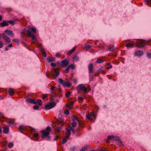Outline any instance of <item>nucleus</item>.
Returning <instances> with one entry per match:
<instances>
[{
	"instance_id": "nucleus-57",
	"label": "nucleus",
	"mask_w": 151,
	"mask_h": 151,
	"mask_svg": "<svg viewBox=\"0 0 151 151\" xmlns=\"http://www.w3.org/2000/svg\"><path fill=\"white\" fill-rule=\"evenodd\" d=\"M97 150L98 151H101L103 150H102V148L101 147H98Z\"/></svg>"
},
{
	"instance_id": "nucleus-6",
	"label": "nucleus",
	"mask_w": 151,
	"mask_h": 151,
	"mask_svg": "<svg viewBox=\"0 0 151 151\" xmlns=\"http://www.w3.org/2000/svg\"><path fill=\"white\" fill-rule=\"evenodd\" d=\"M86 116L87 119L91 120L93 122H94V121L92 118H94L95 119L96 118V116L93 112H90L88 115H86Z\"/></svg>"
},
{
	"instance_id": "nucleus-10",
	"label": "nucleus",
	"mask_w": 151,
	"mask_h": 151,
	"mask_svg": "<svg viewBox=\"0 0 151 151\" xmlns=\"http://www.w3.org/2000/svg\"><path fill=\"white\" fill-rule=\"evenodd\" d=\"M2 37L3 39L5 40L6 42L7 43H10V40L9 38L6 36V34L4 33L2 34Z\"/></svg>"
},
{
	"instance_id": "nucleus-19",
	"label": "nucleus",
	"mask_w": 151,
	"mask_h": 151,
	"mask_svg": "<svg viewBox=\"0 0 151 151\" xmlns=\"http://www.w3.org/2000/svg\"><path fill=\"white\" fill-rule=\"evenodd\" d=\"M135 53L136 55L138 56H141L142 55L143 52L142 51V50H138L136 51Z\"/></svg>"
},
{
	"instance_id": "nucleus-38",
	"label": "nucleus",
	"mask_w": 151,
	"mask_h": 151,
	"mask_svg": "<svg viewBox=\"0 0 151 151\" xmlns=\"http://www.w3.org/2000/svg\"><path fill=\"white\" fill-rule=\"evenodd\" d=\"M84 47L86 49H88L91 48V47L88 45H84Z\"/></svg>"
},
{
	"instance_id": "nucleus-16",
	"label": "nucleus",
	"mask_w": 151,
	"mask_h": 151,
	"mask_svg": "<svg viewBox=\"0 0 151 151\" xmlns=\"http://www.w3.org/2000/svg\"><path fill=\"white\" fill-rule=\"evenodd\" d=\"M9 131V128L8 126H4L3 128V131L4 133L7 134Z\"/></svg>"
},
{
	"instance_id": "nucleus-50",
	"label": "nucleus",
	"mask_w": 151,
	"mask_h": 151,
	"mask_svg": "<svg viewBox=\"0 0 151 151\" xmlns=\"http://www.w3.org/2000/svg\"><path fill=\"white\" fill-rule=\"evenodd\" d=\"M73 119H74V120H77L78 122V121H79L80 120L79 119V118L76 116H73Z\"/></svg>"
},
{
	"instance_id": "nucleus-27",
	"label": "nucleus",
	"mask_w": 151,
	"mask_h": 151,
	"mask_svg": "<svg viewBox=\"0 0 151 151\" xmlns=\"http://www.w3.org/2000/svg\"><path fill=\"white\" fill-rule=\"evenodd\" d=\"M134 44L131 43H128L126 45V46L128 48H130L134 46Z\"/></svg>"
},
{
	"instance_id": "nucleus-47",
	"label": "nucleus",
	"mask_w": 151,
	"mask_h": 151,
	"mask_svg": "<svg viewBox=\"0 0 151 151\" xmlns=\"http://www.w3.org/2000/svg\"><path fill=\"white\" fill-rule=\"evenodd\" d=\"M64 113L66 115H68L69 114V111L68 109H66V110L64 111Z\"/></svg>"
},
{
	"instance_id": "nucleus-54",
	"label": "nucleus",
	"mask_w": 151,
	"mask_h": 151,
	"mask_svg": "<svg viewBox=\"0 0 151 151\" xmlns=\"http://www.w3.org/2000/svg\"><path fill=\"white\" fill-rule=\"evenodd\" d=\"M87 147H84L81 149L80 151H85Z\"/></svg>"
},
{
	"instance_id": "nucleus-13",
	"label": "nucleus",
	"mask_w": 151,
	"mask_h": 151,
	"mask_svg": "<svg viewBox=\"0 0 151 151\" xmlns=\"http://www.w3.org/2000/svg\"><path fill=\"white\" fill-rule=\"evenodd\" d=\"M113 140L119 141V145H122V141H121V139L118 136H114Z\"/></svg>"
},
{
	"instance_id": "nucleus-18",
	"label": "nucleus",
	"mask_w": 151,
	"mask_h": 151,
	"mask_svg": "<svg viewBox=\"0 0 151 151\" xmlns=\"http://www.w3.org/2000/svg\"><path fill=\"white\" fill-rule=\"evenodd\" d=\"M55 59L54 58L51 57H48L47 58V61L49 63L55 61Z\"/></svg>"
},
{
	"instance_id": "nucleus-5",
	"label": "nucleus",
	"mask_w": 151,
	"mask_h": 151,
	"mask_svg": "<svg viewBox=\"0 0 151 151\" xmlns=\"http://www.w3.org/2000/svg\"><path fill=\"white\" fill-rule=\"evenodd\" d=\"M76 89L78 91H83L85 93L88 92L87 88L83 84L78 85L76 88Z\"/></svg>"
},
{
	"instance_id": "nucleus-31",
	"label": "nucleus",
	"mask_w": 151,
	"mask_h": 151,
	"mask_svg": "<svg viewBox=\"0 0 151 151\" xmlns=\"http://www.w3.org/2000/svg\"><path fill=\"white\" fill-rule=\"evenodd\" d=\"M18 129L21 132L24 130L25 129V127L23 126H20L19 127Z\"/></svg>"
},
{
	"instance_id": "nucleus-8",
	"label": "nucleus",
	"mask_w": 151,
	"mask_h": 151,
	"mask_svg": "<svg viewBox=\"0 0 151 151\" xmlns=\"http://www.w3.org/2000/svg\"><path fill=\"white\" fill-rule=\"evenodd\" d=\"M69 60L67 59H65L62 60L61 63V66L62 67H66L69 64Z\"/></svg>"
},
{
	"instance_id": "nucleus-51",
	"label": "nucleus",
	"mask_w": 151,
	"mask_h": 151,
	"mask_svg": "<svg viewBox=\"0 0 151 151\" xmlns=\"http://www.w3.org/2000/svg\"><path fill=\"white\" fill-rule=\"evenodd\" d=\"M69 68L68 67L65 69V73H67L69 72Z\"/></svg>"
},
{
	"instance_id": "nucleus-33",
	"label": "nucleus",
	"mask_w": 151,
	"mask_h": 151,
	"mask_svg": "<svg viewBox=\"0 0 151 151\" xmlns=\"http://www.w3.org/2000/svg\"><path fill=\"white\" fill-rule=\"evenodd\" d=\"M104 61V60H102L101 58H99V59H98L96 61V63H102Z\"/></svg>"
},
{
	"instance_id": "nucleus-64",
	"label": "nucleus",
	"mask_w": 151,
	"mask_h": 151,
	"mask_svg": "<svg viewBox=\"0 0 151 151\" xmlns=\"http://www.w3.org/2000/svg\"><path fill=\"white\" fill-rule=\"evenodd\" d=\"M66 106H67L68 108H70V106H69V104H66Z\"/></svg>"
},
{
	"instance_id": "nucleus-28",
	"label": "nucleus",
	"mask_w": 151,
	"mask_h": 151,
	"mask_svg": "<svg viewBox=\"0 0 151 151\" xmlns=\"http://www.w3.org/2000/svg\"><path fill=\"white\" fill-rule=\"evenodd\" d=\"M78 124L79 125L82 127H84V124L83 122L81 121H78Z\"/></svg>"
},
{
	"instance_id": "nucleus-39",
	"label": "nucleus",
	"mask_w": 151,
	"mask_h": 151,
	"mask_svg": "<svg viewBox=\"0 0 151 151\" xmlns=\"http://www.w3.org/2000/svg\"><path fill=\"white\" fill-rule=\"evenodd\" d=\"M73 59L74 60L78 61V60L79 58L76 55H74L73 57Z\"/></svg>"
},
{
	"instance_id": "nucleus-63",
	"label": "nucleus",
	"mask_w": 151,
	"mask_h": 151,
	"mask_svg": "<svg viewBox=\"0 0 151 151\" xmlns=\"http://www.w3.org/2000/svg\"><path fill=\"white\" fill-rule=\"evenodd\" d=\"M60 55V53H57L56 54L55 56L56 57H59Z\"/></svg>"
},
{
	"instance_id": "nucleus-34",
	"label": "nucleus",
	"mask_w": 151,
	"mask_h": 151,
	"mask_svg": "<svg viewBox=\"0 0 151 151\" xmlns=\"http://www.w3.org/2000/svg\"><path fill=\"white\" fill-rule=\"evenodd\" d=\"M76 48V46L74 47L72 50H71L69 51V52H68L70 54H71L73 52L75 51Z\"/></svg>"
},
{
	"instance_id": "nucleus-36",
	"label": "nucleus",
	"mask_w": 151,
	"mask_h": 151,
	"mask_svg": "<svg viewBox=\"0 0 151 151\" xmlns=\"http://www.w3.org/2000/svg\"><path fill=\"white\" fill-rule=\"evenodd\" d=\"M8 24L9 23L12 25H14L15 24V22L13 20L8 21Z\"/></svg>"
},
{
	"instance_id": "nucleus-41",
	"label": "nucleus",
	"mask_w": 151,
	"mask_h": 151,
	"mask_svg": "<svg viewBox=\"0 0 151 151\" xmlns=\"http://www.w3.org/2000/svg\"><path fill=\"white\" fill-rule=\"evenodd\" d=\"M99 73H101L103 74H105L106 72L105 71H104L102 70L101 69H100L99 70Z\"/></svg>"
},
{
	"instance_id": "nucleus-4",
	"label": "nucleus",
	"mask_w": 151,
	"mask_h": 151,
	"mask_svg": "<svg viewBox=\"0 0 151 151\" xmlns=\"http://www.w3.org/2000/svg\"><path fill=\"white\" fill-rule=\"evenodd\" d=\"M59 81L60 83L62 84L64 87L69 88L71 85V84L70 83L69 81H65L61 78L59 79Z\"/></svg>"
},
{
	"instance_id": "nucleus-29",
	"label": "nucleus",
	"mask_w": 151,
	"mask_h": 151,
	"mask_svg": "<svg viewBox=\"0 0 151 151\" xmlns=\"http://www.w3.org/2000/svg\"><path fill=\"white\" fill-rule=\"evenodd\" d=\"M106 65H108V66H107L106 67V68L108 69L109 70L110 69V68H112V65H111L110 63H106Z\"/></svg>"
},
{
	"instance_id": "nucleus-40",
	"label": "nucleus",
	"mask_w": 151,
	"mask_h": 151,
	"mask_svg": "<svg viewBox=\"0 0 151 151\" xmlns=\"http://www.w3.org/2000/svg\"><path fill=\"white\" fill-rule=\"evenodd\" d=\"M61 128L60 127H58L55 129V131L56 132H59L60 131Z\"/></svg>"
},
{
	"instance_id": "nucleus-52",
	"label": "nucleus",
	"mask_w": 151,
	"mask_h": 151,
	"mask_svg": "<svg viewBox=\"0 0 151 151\" xmlns=\"http://www.w3.org/2000/svg\"><path fill=\"white\" fill-rule=\"evenodd\" d=\"M39 136V135L37 133H35L33 135V137L35 138H37Z\"/></svg>"
},
{
	"instance_id": "nucleus-37",
	"label": "nucleus",
	"mask_w": 151,
	"mask_h": 151,
	"mask_svg": "<svg viewBox=\"0 0 151 151\" xmlns=\"http://www.w3.org/2000/svg\"><path fill=\"white\" fill-rule=\"evenodd\" d=\"M48 96L47 94H43L42 95V98L43 99H45Z\"/></svg>"
},
{
	"instance_id": "nucleus-9",
	"label": "nucleus",
	"mask_w": 151,
	"mask_h": 151,
	"mask_svg": "<svg viewBox=\"0 0 151 151\" xmlns=\"http://www.w3.org/2000/svg\"><path fill=\"white\" fill-rule=\"evenodd\" d=\"M54 69L55 73L53 74V78H56L60 74L59 69L57 68H55Z\"/></svg>"
},
{
	"instance_id": "nucleus-26",
	"label": "nucleus",
	"mask_w": 151,
	"mask_h": 151,
	"mask_svg": "<svg viewBox=\"0 0 151 151\" xmlns=\"http://www.w3.org/2000/svg\"><path fill=\"white\" fill-rule=\"evenodd\" d=\"M145 2L148 6H151V0H146Z\"/></svg>"
},
{
	"instance_id": "nucleus-30",
	"label": "nucleus",
	"mask_w": 151,
	"mask_h": 151,
	"mask_svg": "<svg viewBox=\"0 0 151 151\" xmlns=\"http://www.w3.org/2000/svg\"><path fill=\"white\" fill-rule=\"evenodd\" d=\"M71 93V92L70 91H68L66 92L65 94L66 97L67 98H68L70 97Z\"/></svg>"
},
{
	"instance_id": "nucleus-32",
	"label": "nucleus",
	"mask_w": 151,
	"mask_h": 151,
	"mask_svg": "<svg viewBox=\"0 0 151 151\" xmlns=\"http://www.w3.org/2000/svg\"><path fill=\"white\" fill-rule=\"evenodd\" d=\"M12 42L15 44H18L19 43V40L17 39H13L12 40Z\"/></svg>"
},
{
	"instance_id": "nucleus-60",
	"label": "nucleus",
	"mask_w": 151,
	"mask_h": 151,
	"mask_svg": "<svg viewBox=\"0 0 151 151\" xmlns=\"http://www.w3.org/2000/svg\"><path fill=\"white\" fill-rule=\"evenodd\" d=\"M3 45V43L1 41H0V48L2 47Z\"/></svg>"
},
{
	"instance_id": "nucleus-61",
	"label": "nucleus",
	"mask_w": 151,
	"mask_h": 151,
	"mask_svg": "<svg viewBox=\"0 0 151 151\" xmlns=\"http://www.w3.org/2000/svg\"><path fill=\"white\" fill-rule=\"evenodd\" d=\"M59 137L58 136H56V137H55V139H54V140L55 141V140H57L59 138Z\"/></svg>"
},
{
	"instance_id": "nucleus-45",
	"label": "nucleus",
	"mask_w": 151,
	"mask_h": 151,
	"mask_svg": "<svg viewBox=\"0 0 151 151\" xmlns=\"http://www.w3.org/2000/svg\"><path fill=\"white\" fill-rule=\"evenodd\" d=\"M39 108V106L37 105L34 106L33 107V109L35 110H38Z\"/></svg>"
},
{
	"instance_id": "nucleus-46",
	"label": "nucleus",
	"mask_w": 151,
	"mask_h": 151,
	"mask_svg": "<svg viewBox=\"0 0 151 151\" xmlns=\"http://www.w3.org/2000/svg\"><path fill=\"white\" fill-rule=\"evenodd\" d=\"M13 145H14V144L10 142L8 146L9 148H11L13 147Z\"/></svg>"
},
{
	"instance_id": "nucleus-42",
	"label": "nucleus",
	"mask_w": 151,
	"mask_h": 151,
	"mask_svg": "<svg viewBox=\"0 0 151 151\" xmlns=\"http://www.w3.org/2000/svg\"><path fill=\"white\" fill-rule=\"evenodd\" d=\"M51 96L55 97L57 96V94L56 93L54 92L53 91L51 92Z\"/></svg>"
},
{
	"instance_id": "nucleus-11",
	"label": "nucleus",
	"mask_w": 151,
	"mask_h": 151,
	"mask_svg": "<svg viewBox=\"0 0 151 151\" xmlns=\"http://www.w3.org/2000/svg\"><path fill=\"white\" fill-rule=\"evenodd\" d=\"M9 25V24L8 21H3L1 23H0V26L1 27H4L6 26Z\"/></svg>"
},
{
	"instance_id": "nucleus-3",
	"label": "nucleus",
	"mask_w": 151,
	"mask_h": 151,
	"mask_svg": "<svg viewBox=\"0 0 151 151\" xmlns=\"http://www.w3.org/2000/svg\"><path fill=\"white\" fill-rule=\"evenodd\" d=\"M150 41H146L143 40H142L139 42H136L135 44H136L137 46L139 47H143L146 45H149Z\"/></svg>"
},
{
	"instance_id": "nucleus-56",
	"label": "nucleus",
	"mask_w": 151,
	"mask_h": 151,
	"mask_svg": "<svg viewBox=\"0 0 151 151\" xmlns=\"http://www.w3.org/2000/svg\"><path fill=\"white\" fill-rule=\"evenodd\" d=\"M74 104V102L73 101H70L69 103V106H72Z\"/></svg>"
},
{
	"instance_id": "nucleus-14",
	"label": "nucleus",
	"mask_w": 151,
	"mask_h": 151,
	"mask_svg": "<svg viewBox=\"0 0 151 151\" xmlns=\"http://www.w3.org/2000/svg\"><path fill=\"white\" fill-rule=\"evenodd\" d=\"M66 137L67 138H68L71 134L70 128H66Z\"/></svg>"
},
{
	"instance_id": "nucleus-17",
	"label": "nucleus",
	"mask_w": 151,
	"mask_h": 151,
	"mask_svg": "<svg viewBox=\"0 0 151 151\" xmlns=\"http://www.w3.org/2000/svg\"><path fill=\"white\" fill-rule=\"evenodd\" d=\"M93 65L92 63L90 64L88 66L89 73H90L93 72Z\"/></svg>"
},
{
	"instance_id": "nucleus-58",
	"label": "nucleus",
	"mask_w": 151,
	"mask_h": 151,
	"mask_svg": "<svg viewBox=\"0 0 151 151\" xmlns=\"http://www.w3.org/2000/svg\"><path fill=\"white\" fill-rule=\"evenodd\" d=\"M8 123L9 124H13L14 123V122L12 121H9L8 122Z\"/></svg>"
},
{
	"instance_id": "nucleus-2",
	"label": "nucleus",
	"mask_w": 151,
	"mask_h": 151,
	"mask_svg": "<svg viewBox=\"0 0 151 151\" xmlns=\"http://www.w3.org/2000/svg\"><path fill=\"white\" fill-rule=\"evenodd\" d=\"M32 32L34 33L36 32V30L35 28L32 27L31 30L29 28L27 30V34L28 36L31 38L32 40H35L36 39V36Z\"/></svg>"
},
{
	"instance_id": "nucleus-44",
	"label": "nucleus",
	"mask_w": 151,
	"mask_h": 151,
	"mask_svg": "<svg viewBox=\"0 0 151 151\" xmlns=\"http://www.w3.org/2000/svg\"><path fill=\"white\" fill-rule=\"evenodd\" d=\"M147 55V56L149 57V58H150L151 57V53L149 51H147L146 52Z\"/></svg>"
},
{
	"instance_id": "nucleus-55",
	"label": "nucleus",
	"mask_w": 151,
	"mask_h": 151,
	"mask_svg": "<svg viewBox=\"0 0 151 151\" xmlns=\"http://www.w3.org/2000/svg\"><path fill=\"white\" fill-rule=\"evenodd\" d=\"M51 65L52 67H55L56 66V64L55 63H52L51 64Z\"/></svg>"
},
{
	"instance_id": "nucleus-12",
	"label": "nucleus",
	"mask_w": 151,
	"mask_h": 151,
	"mask_svg": "<svg viewBox=\"0 0 151 151\" xmlns=\"http://www.w3.org/2000/svg\"><path fill=\"white\" fill-rule=\"evenodd\" d=\"M5 32L8 35H11L12 37H13L14 36V34L12 30L6 29L5 30Z\"/></svg>"
},
{
	"instance_id": "nucleus-48",
	"label": "nucleus",
	"mask_w": 151,
	"mask_h": 151,
	"mask_svg": "<svg viewBox=\"0 0 151 151\" xmlns=\"http://www.w3.org/2000/svg\"><path fill=\"white\" fill-rule=\"evenodd\" d=\"M69 68H71L72 69H73L75 68V66L73 64H71L68 66Z\"/></svg>"
},
{
	"instance_id": "nucleus-21",
	"label": "nucleus",
	"mask_w": 151,
	"mask_h": 151,
	"mask_svg": "<svg viewBox=\"0 0 151 151\" xmlns=\"http://www.w3.org/2000/svg\"><path fill=\"white\" fill-rule=\"evenodd\" d=\"M68 128H70V129L71 131H72V132L73 134L76 133L78 131V130L77 129H75L74 128H73L71 126H69Z\"/></svg>"
},
{
	"instance_id": "nucleus-25",
	"label": "nucleus",
	"mask_w": 151,
	"mask_h": 151,
	"mask_svg": "<svg viewBox=\"0 0 151 151\" xmlns=\"http://www.w3.org/2000/svg\"><path fill=\"white\" fill-rule=\"evenodd\" d=\"M41 52L42 53V54L43 56L44 57H45L47 56L46 53L45 52L44 49L43 48H41Z\"/></svg>"
},
{
	"instance_id": "nucleus-43",
	"label": "nucleus",
	"mask_w": 151,
	"mask_h": 151,
	"mask_svg": "<svg viewBox=\"0 0 151 151\" xmlns=\"http://www.w3.org/2000/svg\"><path fill=\"white\" fill-rule=\"evenodd\" d=\"M115 49V47L114 46H112L110 48H109L108 50H110V51H111L114 50Z\"/></svg>"
},
{
	"instance_id": "nucleus-62",
	"label": "nucleus",
	"mask_w": 151,
	"mask_h": 151,
	"mask_svg": "<svg viewBox=\"0 0 151 151\" xmlns=\"http://www.w3.org/2000/svg\"><path fill=\"white\" fill-rule=\"evenodd\" d=\"M55 88V86H52L51 88V90L52 91Z\"/></svg>"
},
{
	"instance_id": "nucleus-15",
	"label": "nucleus",
	"mask_w": 151,
	"mask_h": 151,
	"mask_svg": "<svg viewBox=\"0 0 151 151\" xmlns=\"http://www.w3.org/2000/svg\"><path fill=\"white\" fill-rule=\"evenodd\" d=\"M27 100L29 102L35 104H36L35 100L34 99H32L31 98H29L27 99Z\"/></svg>"
},
{
	"instance_id": "nucleus-22",
	"label": "nucleus",
	"mask_w": 151,
	"mask_h": 151,
	"mask_svg": "<svg viewBox=\"0 0 151 151\" xmlns=\"http://www.w3.org/2000/svg\"><path fill=\"white\" fill-rule=\"evenodd\" d=\"M72 121L73 122L71 123V124L72 125V127H71L73 128H74V127L76 126L77 123L74 121V119H72Z\"/></svg>"
},
{
	"instance_id": "nucleus-1",
	"label": "nucleus",
	"mask_w": 151,
	"mask_h": 151,
	"mask_svg": "<svg viewBox=\"0 0 151 151\" xmlns=\"http://www.w3.org/2000/svg\"><path fill=\"white\" fill-rule=\"evenodd\" d=\"M51 130V127L50 126L47 127L45 129H43L40 131L42 133V138H46V139L48 141L51 140V137L49 135Z\"/></svg>"
},
{
	"instance_id": "nucleus-23",
	"label": "nucleus",
	"mask_w": 151,
	"mask_h": 151,
	"mask_svg": "<svg viewBox=\"0 0 151 151\" xmlns=\"http://www.w3.org/2000/svg\"><path fill=\"white\" fill-rule=\"evenodd\" d=\"M36 104H37L39 105H41L42 104V101L41 99H38L35 101Z\"/></svg>"
},
{
	"instance_id": "nucleus-20",
	"label": "nucleus",
	"mask_w": 151,
	"mask_h": 151,
	"mask_svg": "<svg viewBox=\"0 0 151 151\" xmlns=\"http://www.w3.org/2000/svg\"><path fill=\"white\" fill-rule=\"evenodd\" d=\"M8 92L10 95L12 96L14 94V91L13 89L10 88L9 89Z\"/></svg>"
},
{
	"instance_id": "nucleus-35",
	"label": "nucleus",
	"mask_w": 151,
	"mask_h": 151,
	"mask_svg": "<svg viewBox=\"0 0 151 151\" xmlns=\"http://www.w3.org/2000/svg\"><path fill=\"white\" fill-rule=\"evenodd\" d=\"M68 138H67L66 137L65 138H63L62 141V143L63 144H64L66 143L67 141V139Z\"/></svg>"
},
{
	"instance_id": "nucleus-7",
	"label": "nucleus",
	"mask_w": 151,
	"mask_h": 151,
	"mask_svg": "<svg viewBox=\"0 0 151 151\" xmlns=\"http://www.w3.org/2000/svg\"><path fill=\"white\" fill-rule=\"evenodd\" d=\"M56 103L52 102L46 105L45 107V109L46 110H49L54 107L56 105Z\"/></svg>"
},
{
	"instance_id": "nucleus-59",
	"label": "nucleus",
	"mask_w": 151,
	"mask_h": 151,
	"mask_svg": "<svg viewBox=\"0 0 151 151\" xmlns=\"http://www.w3.org/2000/svg\"><path fill=\"white\" fill-rule=\"evenodd\" d=\"M76 149V147H73L71 148V150L72 151H74Z\"/></svg>"
},
{
	"instance_id": "nucleus-49",
	"label": "nucleus",
	"mask_w": 151,
	"mask_h": 151,
	"mask_svg": "<svg viewBox=\"0 0 151 151\" xmlns=\"http://www.w3.org/2000/svg\"><path fill=\"white\" fill-rule=\"evenodd\" d=\"M63 120L61 119H58L57 120L58 123L59 124V122L63 123Z\"/></svg>"
},
{
	"instance_id": "nucleus-24",
	"label": "nucleus",
	"mask_w": 151,
	"mask_h": 151,
	"mask_svg": "<svg viewBox=\"0 0 151 151\" xmlns=\"http://www.w3.org/2000/svg\"><path fill=\"white\" fill-rule=\"evenodd\" d=\"M114 136L113 135H109L107 139L109 140H113ZM108 142H109V141H108Z\"/></svg>"
},
{
	"instance_id": "nucleus-53",
	"label": "nucleus",
	"mask_w": 151,
	"mask_h": 151,
	"mask_svg": "<svg viewBox=\"0 0 151 151\" xmlns=\"http://www.w3.org/2000/svg\"><path fill=\"white\" fill-rule=\"evenodd\" d=\"M84 97L79 96L78 99L80 101H82Z\"/></svg>"
}]
</instances>
